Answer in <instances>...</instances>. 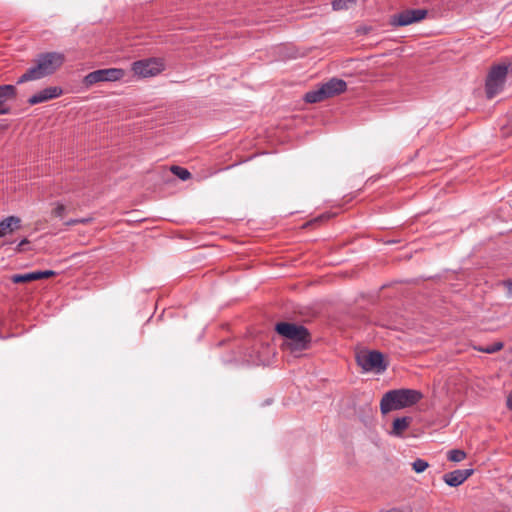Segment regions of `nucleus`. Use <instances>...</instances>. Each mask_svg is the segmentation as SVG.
Here are the masks:
<instances>
[{"instance_id":"nucleus-1","label":"nucleus","mask_w":512,"mask_h":512,"mask_svg":"<svg viewBox=\"0 0 512 512\" xmlns=\"http://www.w3.org/2000/svg\"><path fill=\"white\" fill-rule=\"evenodd\" d=\"M276 331L285 338L284 349L291 353H298L307 349L310 343V334L308 330L297 324L280 322L276 325Z\"/></svg>"},{"instance_id":"nucleus-2","label":"nucleus","mask_w":512,"mask_h":512,"mask_svg":"<svg viewBox=\"0 0 512 512\" xmlns=\"http://www.w3.org/2000/svg\"><path fill=\"white\" fill-rule=\"evenodd\" d=\"M64 62L60 53L50 52L42 54L36 60V65L30 67L18 80L17 84L42 79L53 74Z\"/></svg>"},{"instance_id":"nucleus-3","label":"nucleus","mask_w":512,"mask_h":512,"mask_svg":"<svg viewBox=\"0 0 512 512\" xmlns=\"http://www.w3.org/2000/svg\"><path fill=\"white\" fill-rule=\"evenodd\" d=\"M423 398V394L414 389H395L385 393L380 401L382 414L411 407Z\"/></svg>"},{"instance_id":"nucleus-4","label":"nucleus","mask_w":512,"mask_h":512,"mask_svg":"<svg viewBox=\"0 0 512 512\" xmlns=\"http://www.w3.org/2000/svg\"><path fill=\"white\" fill-rule=\"evenodd\" d=\"M507 73L508 65L506 64H499L490 69L485 84L486 95L489 99H492L502 91Z\"/></svg>"},{"instance_id":"nucleus-5","label":"nucleus","mask_w":512,"mask_h":512,"mask_svg":"<svg viewBox=\"0 0 512 512\" xmlns=\"http://www.w3.org/2000/svg\"><path fill=\"white\" fill-rule=\"evenodd\" d=\"M356 361L366 372L372 371L375 373H381L387 368V364L384 362L382 353L378 351H359L356 354Z\"/></svg>"},{"instance_id":"nucleus-6","label":"nucleus","mask_w":512,"mask_h":512,"mask_svg":"<svg viewBox=\"0 0 512 512\" xmlns=\"http://www.w3.org/2000/svg\"><path fill=\"white\" fill-rule=\"evenodd\" d=\"M126 75L125 70L121 68L99 69L90 72L84 77L83 83L89 87L98 82H115L122 80Z\"/></svg>"},{"instance_id":"nucleus-7","label":"nucleus","mask_w":512,"mask_h":512,"mask_svg":"<svg viewBox=\"0 0 512 512\" xmlns=\"http://www.w3.org/2000/svg\"><path fill=\"white\" fill-rule=\"evenodd\" d=\"M131 69L136 76L148 78L160 74L164 70V63L160 58H149L135 61Z\"/></svg>"},{"instance_id":"nucleus-8","label":"nucleus","mask_w":512,"mask_h":512,"mask_svg":"<svg viewBox=\"0 0 512 512\" xmlns=\"http://www.w3.org/2000/svg\"><path fill=\"white\" fill-rule=\"evenodd\" d=\"M427 15L425 9H410L405 10L399 14L394 15L391 18V24L393 26H408L413 23L420 22Z\"/></svg>"},{"instance_id":"nucleus-9","label":"nucleus","mask_w":512,"mask_h":512,"mask_svg":"<svg viewBox=\"0 0 512 512\" xmlns=\"http://www.w3.org/2000/svg\"><path fill=\"white\" fill-rule=\"evenodd\" d=\"M62 89L57 86L47 87L28 99L30 105H36L59 97L62 94Z\"/></svg>"},{"instance_id":"nucleus-10","label":"nucleus","mask_w":512,"mask_h":512,"mask_svg":"<svg viewBox=\"0 0 512 512\" xmlns=\"http://www.w3.org/2000/svg\"><path fill=\"white\" fill-rule=\"evenodd\" d=\"M473 474L472 469L454 470L443 475V481L451 486L458 487Z\"/></svg>"},{"instance_id":"nucleus-11","label":"nucleus","mask_w":512,"mask_h":512,"mask_svg":"<svg viewBox=\"0 0 512 512\" xmlns=\"http://www.w3.org/2000/svg\"><path fill=\"white\" fill-rule=\"evenodd\" d=\"M56 273L52 270H46V271H35L30 272L26 274H15L11 276V281L13 283L19 284V283H27L31 281H36L40 279H46L54 276Z\"/></svg>"},{"instance_id":"nucleus-12","label":"nucleus","mask_w":512,"mask_h":512,"mask_svg":"<svg viewBox=\"0 0 512 512\" xmlns=\"http://www.w3.org/2000/svg\"><path fill=\"white\" fill-rule=\"evenodd\" d=\"M413 418L411 416L397 417L392 422L389 434L395 437H403L405 431L412 424Z\"/></svg>"},{"instance_id":"nucleus-13","label":"nucleus","mask_w":512,"mask_h":512,"mask_svg":"<svg viewBox=\"0 0 512 512\" xmlns=\"http://www.w3.org/2000/svg\"><path fill=\"white\" fill-rule=\"evenodd\" d=\"M322 86L328 98L343 93L347 88L346 82L337 78L330 79L328 82L322 84Z\"/></svg>"},{"instance_id":"nucleus-14","label":"nucleus","mask_w":512,"mask_h":512,"mask_svg":"<svg viewBox=\"0 0 512 512\" xmlns=\"http://www.w3.org/2000/svg\"><path fill=\"white\" fill-rule=\"evenodd\" d=\"M21 219L16 216H9L0 222V237L12 234L20 228Z\"/></svg>"},{"instance_id":"nucleus-15","label":"nucleus","mask_w":512,"mask_h":512,"mask_svg":"<svg viewBox=\"0 0 512 512\" xmlns=\"http://www.w3.org/2000/svg\"><path fill=\"white\" fill-rule=\"evenodd\" d=\"M17 90L13 85H0V114L7 113L4 105L16 98Z\"/></svg>"},{"instance_id":"nucleus-16","label":"nucleus","mask_w":512,"mask_h":512,"mask_svg":"<svg viewBox=\"0 0 512 512\" xmlns=\"http://www.w3.org/2000/svg\"><path fill=\"white\" fill-rule=\"evenodd\" d=\"M304 99L308 103H318L328 99V97L326 96L325 90L321 85L317 89L307 92Z\"/></svg>"},{"instance_id":"nucleus-17","label":"nucleus","mask_w":512,"mask_h":512,"mask_svg":"<svg viewBox=\"0 0 512 512\" xmlns=\"http://www.w3.org/2000/svg\"><path fill=\"white\" fill-rule=\"evenodd\" d=\"M357 0H333L332 7L334 10H345L355 5Z\"/></svg>"},{"instance_id":"nucleus-18","label":"nucleus","mask_w":512,"mask_h":512,"mask_svg":"<svg viewBox=\"0 0 512 512\" xmlns=\"http://www.w3.org/2000/svg\"><path fill=\"white\" fill-rule=\"evenodd\" d=\"M170 170L175 176H177L183 181H186L191 178V173L187 169L182 168L180 166H171Z\"/></svg>"},{"instance_id":"nucleus-19","label":"nucleus","mask_w":512,"mask_h":512,"mask_svg":"<svg viewBox=\"0 0 512 512\" xmlns=\"http://www.w3.org/2000/svg\"><path fill=\"white\" fill-rule=\"evenodd\" d=\"M447 458L452 462H461L466 458V453L463 450L453 449L447 453Z\"/></svg>"},{"instance_id":"nucleus-20","label":"nucleus","mask_w":512,"mask_h":512,"mask_svg":"<svg viewBox=\"0 0 512 512\" xmlns=\"http://www.w3.org/2000/svg\"><path fill=\"white\" fill-rule=\"evenodd\" d=\"M474 348L483 353L493 354V353L500 351L503 348V343L495 342L492 345H488L486 347H474Z\"/></svg>"},{"instance_id":"nucleus-21","label":"nucleus","mask_w":512,"mask_h":512,"mask_svg":"<svg viewBox=\"0 0 512 512\" xmlns=\"http://www.w3.org/2000/svg\"><path fill=\"white\" fill-rule=\"evenodd\" d=\"M429 467L428 462L423 459H417L412 463V469L416 473H422Z\"/></svg>"},{"instance_id":"nucleus-22","label":"nucleus","mask_w":512,"mask_h":512,"mask_svg":"<svg viewBox=\"0 0 512 512\" xmlns=\"http://www.w3.org/2000/svg\"><path fill=\"white\" fill-rule=\"evenodd\" d=\"M66 207L63 204H57V206L53 209L52 215L54 217L62 218L65 214Z\"/></svg>"},{"instance_id":"nucleus-23","label":"nucleus","mask_w":512,"mask_h":512,"mask_svg":"<svg viewBox=\"0 0 512 512\" xmlns=\"http://www.w3.org/2000/svg\"><path fill=\"white\" fill-rule=\"evenodd\" d=\"M89 221H90V219H88V218L74 219V220L67 221L65 223V225L70 226V225H76V224H86Z\"/></svg>"},{"instance_id":"nucleus-24","label":"nucleus","mask_w":512,"mask_h":512,"mask_svg":"<svg viewBox=\"0 0 512 512\" xmlns=\"http://www.w3.org/2000/svg\"><path fill=\"white\" fill-rule=\"evenodd\" d=\"M505 286L507 289V296L512 298V281L505 282Z\"/></svg>"},{"instance_id":"nucleus-25","label":"nucleus","mask_w":512,"mask_h":512,"mask_svg":"<svg viewBox=\"0 0 512 512\" xmlns=\"http://www.w3.org/2000/svg\"><path fill=\"white\" fill-rule=\"evenodd\" d=\"M507 407L512 410V390L511 393L507 397Z\"/></svg>"},{"instance_id":"nucleus-26","label":"nucleus","mask_w":512,"mask_h":512,"mask_svg":"<svg viewBox=\"0 0 512 512\" xmlns=\"http://www.w3.org/2000/svg\"><path fill=\"white\" fill-rule=\"evenodd\" d=\"M329 217H330V215H328V214H324V215H321L320 217L316 218V219L314 220V222H318V221H321V220H323V219H327V218H329Z\"/></svg>"},{"instance_id":"nucleus-27","label":"nucleus","mask_w":512,"mask_h":512,"mask_svg":"<svg viewBox=\"0 0 512 512\" xmlns=\"http://www.w3.org/2000/svg\"><path fill=\"white\" fill-rule=\"evenodd\" d=\"M27 243H28V240H27V239L22 240V241L19 243V245H18V250H19V251H21L22 246H24V245H25V244H27Z\"/></svg>"},{"instance_id":"nucleus-28","label":"nucleus","mask_w":512,"mask_h":512,"mask_svg":"<svg viewBox=\"0 0 512 512\" xmlns=\"http://www.w3.org/2000/svg\"><path fill=\"white\" fill-rule=\"evenodd\" d=\"M381 512H404V511L401 509H398V508H392V509L381 511Z\"/></svg>"}]
</instances>
